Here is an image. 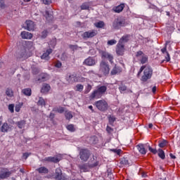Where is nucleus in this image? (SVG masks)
Here are the masks:
<instances>
[{
  "instance_id": "423d86ee",
  "label": "nucleus",
  "mask_w": 180,
  "mask_h": 180,
  "mask_svg": "<svg viewBox=\"0 0 180 180\" xmlns=\"http://www.w3.org/2000/svg\"><path fill=\"white\" fill-rule=\"evenodd\" d=\"M79 155L82 161L86 162V161H88V160H89V158L91 157V153L86 148H81L79 149Z\"/></svg>"
},
{
  "instance_id": "a878e982",
  "label": "nucleus",
  "mask_w": 180,
  "mask_h": 180,
  "mask_svg": "<svg viewBox=\"0 0 180 180\" xmlns=\"http://www.w3.org/2000/svg\"><path fill=\"white\" fill-rule=\"evenodd\" d=\"M22 94L25 95V96H32V89H24L22 90Z\"/></svg>"
},
{
  "instance_id": "e2e57ef3",
  "label": "nucleus",
  "mask_w": 180,
  "mask_h": 180,
  "mask_svg": "<svg viewBox=\"0 0 180 180\" xmlns=\"http://www.w3.org/2000/svg\"><path fill=\"white\" fill-rule=\"evenodd\" d=\"M153 124L152 123H150V124H148V127H149V129H153Z\"/></svg>"
},
{
  "instance_id": "5701e85b",
  "label": "nucleus",
  "mask_w": 180,
  "mask_h": 180,
  "mask_svg": "<svg viewBox=\"0 0 180 180\" xmlns=\"http://www.w3.org/2000/svg\"><path fill=\"white\" fill-rule=\"evenodd\" d=\"M124 9V4H121L118 6L114 7L112 11L115 12V13H120Z\"/></svg>"
},
{
  "instance_id": "4468645a",
  "label": "nucleus",
  "mask_w": 180,
  "mask_h": 180,
  "mask_svg": "<svg viewBox=\"0 0 180 180\" xmlns=\"http://www.w3.org/2000/svg\"><path fill=\"white\" fill-rule=\"evenodd\" d=\"M115 51L117 56H123L124 54V44L118 42Z\"/></svg>"
},
{
  "instance_id": "e433bc0d",
  "label": "nucleus",
  "mask_w": 180,
  "mask_h": 180,
  "mask_svg": "<svg viewBox=\"0 0 180 180\" xmlns=\"http://www.w3.org/2000/svg\"><path fill=\"white\" fill-rule=\"evenodd\" d=\"M75 88H76L75 91L77 92H82V91H84V85H82V84H78L76 85Z\"/></svg>"
},
{
  "instance_id": "c03bdc74",
  "label": "nucleus",
  "mask_w": 180,
  "mask_h": 180,
  "mask_svg": "<svg viewBox=\"0 0 180 180\" xmlns=\"http://www.w3.org/2000/svg\"><path fill=\"white\" fill-rule=\"evenodd\" d=\"M15 105L14 104H10L8 105V110H10V112L11 113H13L15 112Z\"/></svg>"
},
{
  "instance_id": "f3484780",
  "label": "nucleus",
  "mask_w": 180,
  "mask_h": 180,
  "mask_svg": "<svg viewBox=\"0 0 180 180\" xmlns=\"http://www.w3.org/2000/svg\"><path fill=\"white\" fill-rule=\"evenodd\" d=\"M50 89H51V86H50V84L44 83L41 88V94L46 95V94H49V92H50Z\"/></svg>"
},
{
  "instance_id": "6ab92c4d",
  "label": "nucleus",
  "mask_w": 180,
  "mask_h": 180,
  "mask_svg": "<svg viewBox=\"0 0 180 180\" xmlns=\"http://www.w3.org/2000/svg\"><path fill=\"white\" fill-rule=\"evenodd\" d=\"M122 69L120 66H117V65L112 69L110 74L111 75H117V74H120L122 72Z\"/></svg>"
},
{
  "instance_id": "b1692460",
  "label": "nucleus",
  "mask_w": 180,
  "mask_h": 180,
  "mask_svg": "<svg viewBox=\"0 0 180 180\" xmlns=\"http://www.w3.org/2000/svg\"><path fill=\"white\" fill-rule=\"evenodd\" d=\"M45 161H48V162H54L57 164V162H60V159L57 157H48L45 158Z\"/></svg>"
},
{
  "instance_id": "6e6d98bb",
  "label": "nucleus",
  "mask_w": 180,
  "mask_h": 180,
  "mask_svg": "<svg viewBox=\"0 0 180 180\" xmlns=\"http://www.w3.org/2000/svg\"><path fill=\"white\" fill-rule=\"evenodd\" d=\"M161 51H162V54H167V53H168V51H167V46H165V47L162 48L161 49Z\"/></svg>"
},
{
  "instance_id": "774afa93",
  "label": "nucleus",
  "mask_w": 180,
  "mask_h": 180,
  "mask_svg": "<svg viewBox=\"0 0 180 180\" xmlns=\"http://www.w3.org/2000/svg\"><path fill=\"white\" fill-rule=\"evenodd\" d=\"M96 165H98V162H96V164L95 165V167H96Z\"/></svg>"
},
{
  "instance_id": "de8ad7c7",
  "label": "nucleus",
  "mask_w": 180,
  "mask_h": 180,
  "mask_svg": "<svg viewBox=\"0 0 180 180\" xmlns=\"http://www.w3.org/2000/svg\"><path fill=\"white\" fill-rule=\"evenodd\" d=\"M108 120L110 123H113L115 120H116V118L115 117V116L110 115L108 117Z\"/></svg>"
},
{
  "instance_id": "2eb2a0df",
  "label": "nucleus",
  "mask_w": 180,
  "mask_h": 180,
  "mask_svg": "<svg viewBox=\"0 0 180 180\" xmlns=\"http://www.w3.org/2000/svg\"><path fill=\"white\" fill-rule=\"evenodd\" d=\"M96 60L92 57H89L86 60H84V64L85 65H89V67H92L96 65Z\"/></svg>"
},
{
  "instance_id": "bb28decb",
  "label": "nucleus",
  "mask_w": 180,
  "mask_h": 180,
  "mask_svg": "<svg viewBox=\"0 0 180 180\" xmlns=\"http://www.w3.org/2000/svg\"><path fill=\"white\" fill-rule=\"evenodd\" d=\"M39 174H49V169L45 167H39L37 169Z\"/></svg>"
},
{
  "instance_id": "f704fd0d",
  "label": "nucleus",
  "mask_w": 180,
  "mask_h": 180,
  "mask_svg": "<svg viewBox=\"0 0 180 180\" xmlns=\"http://www.w3.org/2000/svg\"><path fill=\"white\" fill-rule=\"evenodd\" d=\"M22 106H23L22 102L17 103L15 107V112H20V109H22Z\"/></svg>"
},
{
  "instance_id": "4be33fe9",
  "label": "nucleus",
  "mask_w": 180,
  "mask_h": 180,
  "mask_svg": "<svg viewBox=\"0 0 180 180\" xmlns=\"http://www.w3.org/2000/svg\"><path fill=\"white\" fill-rule=\"evenodd\" d=\"M129 40H130V34H125L120 38L118 43L123 44L124 43H127Z\"/></svg>"
},
{
  "instance_id": "ddd939ff",
  "label": "nucleus",
  "mask_w": 180,
  "mask_h": 180,
  "mask_svg": "<svg viewBox=\"0 0 180 180\" xmlns=\"http://www.w3.org/2000/svg\"><path fill=\"white\" fill-rule=\"evenodd\" d=\"M118 89L120 92V94H123V92H129L130 94L133 93V91L128 89L127 90V86H126V84H124V83L123 82V81L119 82H118Z\"/></svg>"
},
{
  "instance_id": "dca6fc26",
  "label": "nucleus",
  "mask_w": 180,
  "mask_h": 180,
  "mask_svg": "<svg viewBox=\"0 0 180 180\" xmlns=\"http://www.w3.org/2000/svg\"><path fill=\"white\" fill-rule=\"evenodd\" d=\"M25 25H26V29L29 32H32L34 30L36 27V25L34 24V22L30 20H26Z\"/></svg>"
},
{
  "instance_id": "a19ab883",
  "label": "nucleus",
  "mask_w": 180,
  "mask_h": 180,
  "mask_svg": "<svg viewBox=\"0 0 180 180\" xmlns=\"http://www.w3.org/2000/svg\"><path fill=\"white\" fill-rule=\"evenodd\" d=\"M116 43H117V41L115 39H111L108 41L107 44L108 46H113V44H116Z\"/></svg>"
},
{
  "instance_id": "6e6552de",
  "label": "nucleus",
  "mask_w": 180,
  "mask_h": 180,
  "mask_svg": "<svg viewBox=\"0 0 180 180\" xmlns=\"http://www.w3.org/2000/svg\"><path fill=\"white\" fill-rule=\"evenodd\" d=\"M135 57L140 61L141 64H146L148 62V56L143 53V51H139L136 53Z\"/></svg>"
},
{
  "instance_id": "c756f323",
  "label": "nucleus",
  "mask_w": 180,
  "mask_h": 180,
  "mask_svg": "<svg viewBox=\"0 0 180 180\" xmlns=\"http://www.w3.org/2000/svg\"><path fill=\"white\" fill-rule=\"evenodd\" d=\"M6 95H7L8 98L13 97V90H12L11 88H7L6 89Z\"/></svg>"
},
{
  "instance_id": "2f4dec72",
  "label": "nucleus",
  "mask_w": 180,
  "mask_h": 180,
  "mask_svg": "<svg viewBox=\"0 0 180 180\" xmlns=\"http://www.w3.org/2000/svg\"><path fill=\"white\" fill-rule=\"evenodd\" d=\"M9 130V125H8V123H4L1 127V131L2 133H6Z\"/></svg>"
},
{
  "instance_id": "13d9d810",
  "label": "nucleus",
  "mask_w": 180,
  "mask_h": 180,
  "mask_svg": "<svg viewBox=\"0 0 180 180\" xmlns=\"http://www.w3.org/2000/svg\"><path fill=\"white\" fill-rule=\"evenodd\" d=\"M152 92H153V94H155V92H157V86H154L152 88Z\"/></svg>"
},
{
  "instance_id": "bf43d9fd",
  "label": "nucleus",
  "mask_w": 180,
  "mask_h": 180,
  "mask_svg": "<svg viewBox=\"0 0 180 180\" xmlns=\"http://www.w3.org/2000/svg\"><path fill=\"white\" fill-rule=\"evenodd\" d=\"M89 109H91L92 113H94V112H95V110H94V107L92 105H89Z\"/></svg>"
},
{
  "instance_id": "58836bf2",
  "label": "nucleus",
  "mask_w": 180,
  "mask_h": 180,
  "mask_svg": "<svg viewBox=\"0 0 180 180\" xmlns=\"http://www.w3.org/2000/svg\"><path fill=\"white\" fill-rule=\"evenodd\" d=\"M81 9L86 11L89 9V3H84L81 6Z\"/></svg>"
},
{
  "instance_id": "c9c22d12",
  "label": "nucleus",
  "mask_w": 180,
  "mask_h": 180,
  "mask_svg": "<svg viewBox=\"0 0 180 180\" xmlns=\"http://www.w3.org/2000/svg\"><path fill=\"white\" fill-rule=\"evenodd\" d=\"M158 146L160 148H164V147H167V146H168V141L167 140H163L159 143Z\"/></svg>"
},
{
  "instance_id": "9b49d317",
  "label": "nucleus",
  "mask_w": 180,
  "mask_h": 180,
  "mask_svg": "<svg viewBox=\"0 0 180 180\" xmlns=\"http://www.w3.org/2000/svg\"><path fill=\"white\" fill-rule=\"evenodd\" d=\"M100 54L101 56V58L103 60H108L110 61V64H113V55L109 53L108 52H106L105 51H100Z\"/></svg>"
},
{
  "instance_id": "cd10ccee",
  "label": "nucleus",
  "mask_w": 180,
  "mask_h": 180,
  "mask_svg": "<svg viewBox=\"0 0 180 180\" xmlns=\"http://www.w3.org/2000/svg\"><path fill=\"white\" fill-rule=\"evenodd\" d=\"M158 155L161 158V160H165V152L163 151L162 149L160 148L158 149Z\"/></svg>"
},
{
  "instance_id": "0eeeda50",
  "label": "nucleus",
  "mask_w": 180,
  "mask_h": 180,
  "mask_svg": "<svg viewBox=\"0 0 180 180\" xmlns=\"http://www.w3.org/2000/svg\"><path fill=\"white\" fill-rule=\"evenodd\" d=\"M94 105L96 108H97V109L98 110H101V112H105V110H108V102H106V101L105 100H99L98 101H96L94 103Z\"/></svg>"
},
{
  "instance_id": "3c124183",
  "label": "nucleus",
  "mask_w": 180,
  "mask_h": 180,
  "mask_svg": "<svg viewBox=\"0 0 180 180\" xmlns=\"http://www.w3.org/2000/svg\"><path fill=\"white\" fill-rule=\"evenodd\" d=\"M61 65H63V64L60 61H57L55 63V67H56V68H61Z\"/></svg>"
},
{
  "instance_id": "ea45409f",
  "label": "nucleus",
  "mask_w": 180,
  "mask_h": 180,
  "mask_svg": "<svg viewBox=\"0 0 180 180\" xmlns=\"http://www.w3.org/2000/svg\"><path fill=\"white\" fill-rule=\"evenodd\" d=\"M91 89H92V86L91 84H88L84 91V94H89Z\"/></svg>"
},
{
  "instance_id": "09e8293b",
  "label": "nucleus",
  "mask_w": 180,
  "mask_h": 180,
  "mask_svg": "<svg viewBox=\"0 0 180 180\" xmlns=\"http://www.w3.org/2000/svg\"><path fill=\"white\" fill-rule=\"evenodd\" d=\"M70 49L75 51V50H78V45H70Z\"/></svg>"
},
{
  "instance_id": "69168bd1",
  "label": "nucleus",
  "mask_w": 180,
  "mask_h": 180,
  "mask_svg": "<svg viewBox=\"0 0 180 180\" xmlns=\"http://www.w3.org/2000/svg\"><path fill=\"white\" fill-rule=\"evenodd\" d=\"M31 0H24V2H30Z\"/></svg>"
},
{
  "instance_id": "680f3d73",
  "label": "nucleus",
  "mask_w": 180,
  "mask_h": 180,
  "mask_svg": "<svg viewBox=\"0 0 180 180\" xmlns=\"http://www.w3.org/2000/svg\"><path fill=\"white\" fill-rule=\"evenodd\" d=\"M170 158H172L173 160H175V158H176V157L175 155H173L172 153L169 154Z\"/></svg>"
},
{
  "instance_id": "5fc2aeb1",
  "label": "nucleus",
  "mask_w": 180,
  "mask_h": 180,
  "mask_svg": "<svg viewBox=\"0 0 180 180\" xmlns=\"http://www.w3.org/2000/svg\"><path fill=\"white\" fill-rule=\"evenodd\" d=\"M42 2L44 5H50V4H51V0H42Z\"/></svg>"
},
{
  "instance_id": "a211bd4d",
  "label": "nucleus",
  "mask_w": 180,
  "mask_h": 180,
  "mask_svg": "<svg viewBox=\"0 0 180 180\" xmlns=\"http://www.w3.org/2000/svg\"><path fill=\"white\" fill-rule=\"evenodd\" d=\"M53 53V49H48L46 51L42 54L41 56V60H49L50 58V54Z\"/></svg>"
},
{
  "instance_id": "864d4df0",
  "label": "nucleus",
  "mask_w": 180,
  "mask_h": 180,
  "mask_svg": "<svg viewBox=\"0 0 180 180\" xmlns=\"http://www.w3.org/2000/svg\"><path fill=\"white\" fill-rule=\"evenodd\" d=\"M165 60L167 63L171 60V57L169 56V53L168 52L165 54Z\"/></svg>"
},
{
  "instance_id": "4c0bfd02",
  "label": "nucleus",
  "mask_w": 180,
  "mask_h": 180,
  "mask_svg": "<svg viewBox=\"0 0 180 180\" xmlns=\"http://www.w3.org/2000/svg\"><path fill=\"white\" fill-rule=\"evenodd\" d=\"M66 128L68 130H69V131H72V132L75 131V126H74V124H68L66 127Z\"/></svg>"
},
{
  "instance_id": "f8f14e48",
  "label": "nucleus",
  "mask_w": 180,
  "mask_h": 180,
  "mask_svg": "<svg viewBox=\"0 0 180 180\" xmlns=\"http://www.w3.org/2000/svg\"><path fill=\"white\" fill-rule=\"evenodd\" d=\"M98 34V30H91L87 32H85L82 34L83 39H92V37H95Z\"/></svg>"
},
{
  "instance_id": "603ef678",
  "label": "nucleus",
  "mask_w": 180,
  "mask_h": 180,
  "mask_svg": "<svg viewBox=\"0 0 180 180\" xmlns=\"http://www.w3.org/2000/svg\"><path fill=\"white\" fill-rule=\"evenodd\" d=\"M56 112L58 113H64V108L63 107H60L56 110Z\"/></svg>"
},
{
  "instance_id": "393cba45",
  "label": "nucleus",
  "mask_w": 180,
  "mask_h": 180,
  "mask_svg": "<svg viewBox=\"0 0 180 180\" xmlns=\"http://www.w3.org/2000/svg\"><path fill=\"white\" fill-rule=\"evenodd\" d=\"M16 126L18 129H23L26 126V120H23L15 122Z\"/></svg>"
},
{
  "instance_id": "aec40b11",
  "label": "nucleus",
  "mask_w": 180,
  "mask_h": 180,
  "mask_svg": "<svg viewBox=\"0 0 180 180\" xmlns=\"http://www.w3.org/2000/svg\"><path fill=\"white\" fill-rule=\"evenodd\" d=\"M137 150L141 153L143 155H146L147 154V149L146 148V145L144 144H139L136 146Z\"/></svg>"
},
{
  "instance_id": "052dcab7",
  "label": "nucleus",
  "mask_w": 180,
  "mask_h": 180,
  "mask_svg": "<svg viewBox=\"0 0 180 180\" xmlns=\"http://www.w3.org/2000/svg\"><path fill=\"white\" fill-rule=\"evenodd\" d=\"M4 6V0H0V7L2 8Z\"/></svg>"
},
{
  "instance_id": "c85d7f7f",
  "label": "nucleus",
  "mask_w": 180,
  "mask_h": 180,
  "mask_svg": "<svg viewBox=\"0 0 180 180\" xmlns=\"http://www.w3.org/2000/svg\"><path fill=\"white\" fill-rule=\"evenodd\" d=\"M94 26L98 29H102L103 27H105V22L103 21H99L98 22H95Z\"/></svg>"
},
{
  "instance_id": "9d476101",
  "label": "nucleus",
  "mask_w": 180,
  "mask_h": 180,
  "mask_svg": "<svg viewBox=\"0 0 180 180\" xmlns=\"http://www.w3.org/2000/svg\"><path fill=\"white\" fill-rule=\"evenodd\" d=\"M53 178L56 180H68L63 175V171L60 167L56 169Z\"/></svg>"
},
{
  "instance_id": "f03ea898",
  "label": "nucleus",
  "mask_w": 180,
  "mask_h": 180,
  "mask_svg": "<svg viewBox=\"0 0 180 180\" xmlns=\"http://www.w3.org/2000/svg\"><path fill=\"white\" fill-rule=\"evenodd\" d=\"M108 91V87L106 86H98L96 90H94L89 96V100L94 101V99H101Z\"/></svg>"
},
{
  "instance_id": "f257e3e1",
  "label": "nucleus",
  "mask_w": 180,
  "mask_h": 180,
  "mask_svg": "<svg viewBox=\"0 0 180 180\" xmlns=\"http://www.w3.org/2000/svg\"><path fill=\"white\" fill-rule=\"evenodd\" d=\"M141 72H143L142 75ZM141 75V77L140 80L141 82H147V81H148V79H151L153 77V69L149 66L142 65L136 75L137 78H140Z\"/></svg>"
},
{
  "instance_id": "37998d69",
  "label": "nucleus",
  "mask_w": 180,
  "mask_h": 180,
  "mask_svg": "<svg viewBox=\"0 0 180 180\" xmlns=\"http://www.w3.org/2000/svg\"><path fill=\"white\" fill-rule=\"evenodd\" d=\"M48 34H49V32H47V30H44L41 32V39H46Z\"/></svg>"
},
{
  "instance_id": "8fccbe9b",
  "label": "nucleus",
  "mask_w": 180,
  "mask_h": 180,
  "mask_svg": "<svg viewBox=\"0 0 180 180\" xmlns=\"http://www.w3.org/2000/svg\"><path fill=\"white\" fill-rule=\"evenodd\" d=\"M29 155H30V153H25L22 154V159L23 160H27L29 158Z\"/></svg>"
},
{
  "instance_id": "20e7f679",
  "label": "nucleus",
  "mask_w": 180,
  "mask_h": 180,
  "mask_svg": "<svg viewBox=\"0 0 180 180\" xmlns=\"http://www.w3.org/2000/svg\"><path fill=\"white\" fill-rule=\"evenodd\" d=\"M99 72L103 75H108L109 72H110V67L109 66V63L105 60H102L100 63Z\"/></svg>"
},
{
  "instance_id": "7ed1b4c3",
  "label": "nucleus",
  "mask_w": 180,
  "mask_h": 180,
  "mask_svg": "<svg viewBox=\"0 0 180 180\" xmlns=\"http://www.w3.org/2000/svg\"><path fill=\"white\" fill-rule=\"evenodd\" d=\"M69 84H74L75 82H85V77L77 75V73L68 75L66 78Z\"/></svg>"
},
{
  "instance_id": "39448f33",
  "label": "nucleus",
  "mask_w": 180,
  "mask_h": 180,
  "mask_svg": "<svg viewBox=\"0 0 180 180\" xmlns=\"http://www.w3.org/2000/svg\"><path fill=\"white\" fill-rule=\"evenodd\" d=\"M124 26H127V22H126V19L124 18L115 19L112 22V27L115 30H119L120 27H124Z\"/></svg>"
},
{
  "instance_id": "a18cd8bd",
  "label": "nucleus",
  "mask_w": 180,
  "mask_h": 180,
  "mask_svg": "<svg viewBox=\"0 0 180 180\" xmlns=\"http://www.w3.org/2000/svg\"><path fill=\"white\" fill-rule=\"evenodd\" d=\"M110 150L112 153H115V154H117V155H120V153H122V150L120 149H111Z\"/></svg>"
},
{
  "instance_id": "49530a36",
  "label": "nucleus",
  "mask_w": 180,
  "mask_h": 180,
  "mask_svg": "<svg viewBox=\"0 0 180 180\" xmlns=\"http://www.w3.org/2000/svg\"><path fill=\"white\" fill-rule=\"evenodd\" d=\"M148 150L153 154H157V153H158L157 149H154V148H151V146H148Z\"/></svg>"
},
{
  "instance_id": "7c9ffc66",
  "label": "nucleus",
  "mask_w": 180,
  "mask_h": 180,
  "mask_svg": "<svg viewBox=\"0 0 180 180\" xmlns=\"http://www.w3.org/2000/svg\"><path fill=\"white\" fill-rule=\"evenodd\" d=\"M38 106H46V101L43 97H39V101L37 102Z\"/></svg>"
},
{
  "instance_id": "72a5a7b5",
  "label": "nucleus",
  "mask_w": 180,
  "mask_h": 180,
  "mask_svg": "<svg viewBox=\"0 0 180 180\" xmlns=\"http://www.w3.org/2000/svg\"><path fill=\"white\" fill-rule=\"evenodd\" d=\"M65 116L68 120H71V119L73 117L71 111H65Z\"/></svg>"
},
{
  "instance_id": "1a4fd4ad",
  "label": "nucleus",
  "mask_w": 180,
  "mask_h": 180,
  "mask_svg": "<svg viewBox=\"0 0 180 180\" xmlns=\"http://www.w3.org/2000/svg\"><path fill=\"white\" fill-rule=\"evenodd\" d=\"M13 172H15L13 170L9 171L8 168H1L0 169V179H6L9 178Z\"/></svg>"
},
{
  "instance_id": "338daca9",
  "label": "nucleus",
  "mask_w": 180,
  "mask_h": 180,
  "mask_svg": "<svg viewBox=\"0 0 180 180\" xmlns=\"http://www.w3.org/2000/svg\"><path fill=\"white\" fill-rule=\"evenodd\" d=\"M167 15L169 16V12H167Z\"/></svg>"
},
{
  "instance_id": "79ce46f5",
  "label": "nucleus",
  "mask_w": 180,
  "mask_h": 180,
  "mask_svg": "<svg viewBox=\"0 0 180 180\" xmlns=\"http://www.w3.org/2000/svg\"><path fill=\"white\" fill-rule=\"evenodd\" d=\"M120 164L122 165H129V160H127L126 158H122L120 161Z\"/></svg>"
},
{
  "instance_id": "4d7b16f0",
  "label": "nucleus",
  "mask_w": 180,
  "mask_h": 180,
  "mask_svg": "<svg viewBox=\"0 0 180 180\" xmlns=\"http://www.w3.org/2000/svg\"><path fill=\"white\" fill-rule=\"evenodd\" d=\"M106 131L108 133H111L113 131V129H112V128L108 126L107 128H106Z\"/></svg>"
},
{
  "instance_id": "473e14b6",
  "label": "nucleus",
  "mask_w": 180,
  "mask_h": 180,
  "mask_svg": "<svg viewBox=\"0 0 180 180\" xmlns=\"http://www.w3.org/2000/svg\"><path fill=\"white\" fill-rule=\"evenodd\" d=\"M78 168H79L80 171L83 172H86L88 169V167H86V164L79 165Z\"/></svg>"
},
{
  "instance_id": "0e129e2a",
  "label": "nucleus",
  "mask_w": 180,
  "mask_h": 180,
  "mask_svg": "<svg viewBox=\"0 0 180 180\" xmlns=\"http://www.w3.org/2000/svg\"><path fill=\"white\" fill-rule=\"evenodd\" d=\"M20 172H22V174H25V169H20Z\"/></svg>"
},
{
  "instance_id": "412c9836",
  "label": "nucleus",
  "mask_w": 180,
  "mask_h": 180,
  "mask_svg": "<svg viewBox=\"0 0 180 180\" xmlns=\"http://www.w3.org/2000/svg\"><path fill=\"white\" fill-rule=\"evenodd\" d=\"M21 37L22 39H30L32 37H33V34H32L30 32L23 31L21 32Z\"/></svg>"
}]
</instances>
